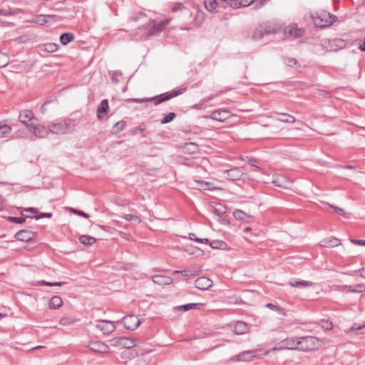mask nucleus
Here are the masks:
<instances>
[{
    "mask_svg": "<svg viewBox=\"0 0 365 365\" xmlns=\"http://www.w3.org/2000/svg\"><path fill=\"white\" fill-rule=\"evenodd\" d=\"M217 220L222 225H229L230 221L227 218L223 217L222 216H220L219 218H217Z\"/></svg>",
    "mask_w": 365,
    "mask_h": 365,
    "instance_id": "63",
    "label": "nucleus"
},
{
    "mask_svg": "<svg viewBox=\"0 0 365 365\" xmlns=\"http://www.w3.org/2000/svg\"><path fill=\"white\" fill-rule=\"evenodd\" d=\"M108 109V101L107 99H103L98 107L97 118L99 120H102L107 115Z\"/></svg>",
    "mask_w": 365,
    "mask_h": 365,
    "instance_id": "19",
    "label": "nucleus"
},
{
    "mask_svg": "<svg viewBox=\"0 0 365 365\" xmlns=\"http://www.w3.org/2000/svg\"><path fill=\"white\" fill-rule=\"evenodd\" d=\"M205 21V13L200 10L199 9H196L195 10V14L192 18V20L190 23V26H185L183 28H181L182 30H186L190 31L192 30L194 28H198L200 27L202 24Z\"/></svg>",
    "mask_w": 365,
    "mask_h": 365,
    "instance_id": "8",
    "label": "nucleus"
},
{
    "mask_svg": "<svg viewBox=\"0 0 365 365\" xmlns=\"http://www.w3.org/2000/svg\"><path fill=\"white\" fill-rule=\"evenodd\" d=\"M284 63L289 67H300V64L297 61V60L294 58L292 57H284Z\"/></svg>",
    "mask_w": 365,
    "mask_h": 365,
    "instance_id": "40",
    "label": "nucleus"
},
{
    "mask_svg": "<svg viewBox=\"0 0 365 365\" xmlns=\"http://www.w3.org/2000/svg\"><path fill=\"white\" fill-rule=\"evenodd\" d=\"M201 306V304L199 303H190L186 304L183 305H180L178 307V310L188 311L191 309H199Z\"/></svg>",
    "mask_w": 365,
    "mask_h": 365,
    "instance_id": "41",
    "label": "nucleus"
},
{
    "mask_svg": "<svg viewBox=\"0 0 365 365\" xmlns=\"http://www.w3.org/2000/svg\"><path fill=\"white\" fill-rule=\"evenodd\" d=\"M247 175L244 174L240 168L235 167L229 170H225L223 171V178L230 181L236 182L239 185L238 182H244Z\"/></svg>",
    "mask_w": 365,
    "mask_h": 365,
    "instance_id": "6",
    "label": "nucleus"
},
{
    "mask_svg": "<svg viewBox=\"0 0 365 365\" xmlns=\"http://www.w3.org/2000/svg\"><path fill=\"white\" fill-rule=\"evenodd\" d=\"M96 328L99 329L104 334H108L113 332L115 327L113 322L108 320H102L98 322L96 324Z\"/></svg>",
    "mask_w": 365,
    "mask_h": 365,
    "instance_id": "16",
    "label": "nucleus"
},
{
    "mask_svg": "<svg viewBox=\"0 0 365 365\" xmlns=\"http://www.w3.org/2000/svg\"><path fill=\"white\" fill-rule=\"evenodd\" d=\"M266 307L273 310V311H278L280 309V307L277 305V304H272V303H268L265 305Z\"/></svg>",
    "mask_w": 365,
    "mask_h": 365,
    "instance_id": "61",
    "label": "nucleus"
},
{
    "mask_svg": "<svg viewBox=\"0 0 365 365\" xmlns=\"http://www.w3.org/2000/svg\"><path fill=\"white\" fill-rule=\"evenodd\" d=\"M350 242L354 245H360V246H365V240H364L351 239Z\"/></svg>",
    "mask_w": 365,
    "mask_h": 365,
    "instance_id": "60",
    "label": "nucleus"
},
{
    "mask_svg": "<svg viewBox=\"0 0 365 365\" xmlns=\"http://www.w3.org/2000/svg\"><path fill=\"white\" fill-rule=\"evenodd\" d=\"M122 72L120 71H115L111 73V81L114 84H117L120 82V77L122 76Z\"/></svg>",
    "mask_w": 365,
    "mask_h": 365,
    "instance_id": "47",
    "label": "nucleus"
},
{
    "mask_svg": "<svg viewBox=\"0 0 365 365\" xmlns=\"http://www.w3.org/2000/svg\"><path fill=\"white\" fill-rule=\"evenodd\" d=\"M63 304V300L59 296H53L49 302V308L56 309L60 308Z\"/></svg>",
    "mask_w": 365,
    "mask_h": 365,
    "instance_id": "30",
    "label": "nucleus"
},
{
    "mask_svg": "<svg viewBox=\"0 0 365 365\" xmlns=\"http://www.w3.org/2000/svg\"><path fill=\"white\" fill-rule=\"evenodd\" d=\"M185 91V88H180L178 90L168 91L151 98H130L128 101L135 103H146L153 101L155 106H158L163 102H165L167 101L170 100L171 98H173L175 97L178 96L179 95H181Z\"/></svg>",
    "mask_w": 365,
    "mask_h": 365,
    "instance_id": "1",
    "label": "nucleus"
},
{
    "mask_svg": "<svg viewBox=\"0 0 365 365\" xmlns=\"http://www.w3.org/2000/svg\"><path fill=\"white\" fill-rule=\"evenodd\" d=\"M212 99V97H208V98H204L201 102H200L199 103H197L195 105H194L192 106L193 108H197V109H200L203 104L206 102H209L210 101H211Z\"/></svg>",
    "mask_w": 365,
    "mask_h": 365,
    "instance_id": "55",
    "label": "nucleus"
},
{
    "mask_svg": "<svg viewBox=\"0 0 365 365\" xmlns=\"http://www.w3.org/2000/svg\"><path fill=\"white\" fill-rule=\"evenodd\" d=\"M297 337H290L287 338L284 340H282L278 345V346L274 347V350H282V349H290V350H297Z\"/></svg>",
    "mask_w": 365,
    "mask_h": 365,
    "instance_id": "10",
    "label": "nucleus"
},
{
    "mask_svg": "<svg viewBox=\"0 0 365 365\" xmlns=\"http://www.w3.org/2000/svg\"><path fill=\"white\" fill-rule=\"evenodd\" d=\"M260 25L266 35L277 34L279 31L278 25L272 21L262 22Z\"/></svg>",
    "mask_w": 365,
    "mask_h": 365,
    "instance_id": "18",
    "label": "nucleus"
},
{
    "mask_svg": "<svg viewBox=\"0 0 365 365\" xmlns=\"http://www.w3.org/2000/svg\"><path fill=\"white\" fill-rule=\"evenodd\" d=\"M27 215H24V217H9L7 218L8 221L10 222L16 223V224H22L26 222V219Z\"/></svg>",
    "mask_w": 365,
    "mask_h": 365,
    "instance_id": "45",
    "label": "nucleus"
},
{
    "mask_svg": "<svg viewBox=\"0 0 365 365\" xmlns=\"http://www.w3.org/2000/svg\"><path fill=\"white\" fill-rule=\"evenodd\" d=\"M229 1H230L229 0H219L218 3L220 5V7L226 9L228 6Z\"/></svg>",
    "mask_w": 365,
    "mask_h": 365,
    "instance_id": "62",
    "label": "nucleus"
},
{
    "mask_svg": "<svg viewBox=\"0 0 365 365\" xmlns=\"http://www.w3.org/2000/svg\"><path fill=\"white\" fill-rule=\"evenodd\" d=\"M233 216L237 220H245L247 217H250L247 213L240 210H235L233 212Z\"/></svg>",
    "mask_w": 365,
    "mask_h": 365,
    "instance_id": "39",
    "label": "nucleus"
},
{
    "mask_svg": "<svg viewBox=\"0 0 365 365\" xmlns=\"http://www.w3.org/2000/svg\"><path fill=\"white\" fill-rule=\"evenodd\" d=\"M122 321L125 327L128 330H135L141 324V321L138 317L134 314L124 317Z\"/></svg>",
    "mask_w": 365,
    "mask_h": 365,
    "instance_id": "9",
    "label": "nucleus"
},
{
    "mask_svg": "<svg viewBox=\"0 0 365 365\" xmlns=\"http://www.w3.org/2000/svg\"><path fill=\"white\" fill-rule=\"evenodd\" d=\"M14 14L9 9H0V15L1 16H11Z\"/></svg>",
    "mask_w": 365,
    "mask_h": 365,
    "instance_id": "59",
    "label": "nucleus"
},
{
    "mask_svg": "<svg viewBox=\"0 0 365 365\" xmlns=\"http://www.w3.org/2000/svg\"><path fill=\"white\" fill-rule=\"evenodd\" d=\"M39 51L46 53H53L59 49V46L54 43H46L39 46Z\"/></svg>",
    "mask_w": 365,
    "mask_h": 365,
    "instance_id": "25",
    "label": "nucleus"
},
{
    "mask_svg": "<svg viewBox=\"0 0 365 365\" xmlns=\"http://www.w3.org/2000/svg\"><path fill=\"white\" fill-rule=\"evenodd\" d=\"M34 119V115L31 110H23L19 112V120L24 124L28 129L30 125H32V120Z\"/></svg>",
    "mask_w": 365,
    "mask_h": 365,
    "instance_id": "13",
    "label": "nucleus"
},
{
    "mask_svg": "<svg viewBox=\"0 0 365 365\" xmlns=\"http://www.w3.org/2000/svg\"><path fill=\"white\" fill-rule=\"evenodd\" d=\"M289 33L293 38L300 37L302 35V31L294 26L289 28Z\"/></svg>",
    "mask_w": 365,
    "mask_h": 365,
    "instance_id": "43",
    "label": "nucleus"
},
{
    "mask_svg": "<svg viewBox=\"0 0 365 365\" xmlns=\"http://www.w3.org/2000/svg\"><path fill=\"white\" fill-rule=\"evenodd\" d=\"M130 133L133 135L140 133L142 137L148 138L151 134V132L147 130L144 123H140L138 126L130 130Z\"/></svg>",
    "mask_w": 365,
    "mask_h": 365,
    "instance_id": "22",
    "label": "nucleus"
},
{
    "mask_svg": "<svg viewBox=\"0 0 365 365\" xmlns=\"http://www.w3.org/2000/svg\"><path fill=\"white\" fill-rule=\"evenodd\" d=\"M177 11H180L182 12V15L185 16H192V14L190 11L189 9L185 8L182 3H176L172 8V11L175 12Z\"/></svg>",
    "mask_w": 365,
    "mask_h": 365,
    "instance_id": "28",
    "label": "nucleus"
},
{
    "mask_svg": "<svg viewBox=\"0 0 365 365\" xmlns=\"http://www.w3.org/2000/svg\"><path fill=\"white\" fill-rule=\"evenodd\" d=\"M329 207H331L338 215L344 216L345 218H349V215L344 211L343 208L332 205H329Z\"/></svg>",
    "mask_w": 365,
    "mask_h": 365,
    "instance_id": "46",
    "label": "nucleus"
},
{
    "mask_svg": "<svg viewBox=\"0 0 365 365\" xmlns=\"http://www.w3.org/2000/svg\"><path fill=\"white\" fill-rule=\"evenodd\" d=\"M79 242L84 245L90 246L93 245L96 239L93 237L88 236V235H81L78 238Z\"/></svg>",
    "mask_w": 365,
    "mask_h": 365,
    "instance_id": "36",
    "label": "nucleus"
},
{
    "mask_svg": "<svg viewBox=\"0 0 365 365\" xmlns=\"http://www.w3.org/2000/svg\"><path fill=\"white\" fill-rule=\"evenodd\" d=\"M51 217H52L51 212H40L39 214L34 215V216H32V215L26 216V217H29L31 219L34 218L35 220H39V219L44 218V217L51 218Z\"/></svg>",
    "mask_w": 365,
    "mask_h": 365,
    "instance_id": "48",
    "label": "nucleus"
},
{
    "mask_svg": "<svg viewBox=\"0 0 365 365\" xmlns=\"http://www.w3.org/2000/svg\"><path fill=\"white\" fill-rule=\"evenodd\" d=\"M230 117V112L225 108L215 110L211 113L209 118L217 121L225 122Z\"/></svg>",
    "mask_w": 365,
    "mask_h": 365,
    "instance_id": "12",
    "label": "nucleus"
},
{
    "mask_svg": "<svg viewBox=\"0 0 365 365\" xmlns=\"http://www.w3.org/2000/svg\"><path fill=\"white\" fill-rule=\"evenodd\" d=\"M256 162H257V160H256V159H255V158H251V159H250V160H249V161H248L249 164H250L251 166L255 167V168H257V169H260V168H259L258 165H255V163H256Z\"/></svg>",
    "mask_w": 365,
    "mask_h": 365,
    "instance_id": "64",
    "label": "nucleus"
},
{
    "mask_svg": "<svg viewBox=\"0 0 365 365\" xmlns=\"http://www.w3.org/2000/svg\"><path fill=\"white\" fill-rule=\"evenodd\" d=\"M341 245V242L336 237L325 238L320 242V246L327 248L336 247Z\"/></svg>",
    "mask_w": 365,
    "mask_h": 365,
    "instance_id": "21",
    "label": "nucleus"
},
{
    "mask_svg": "<svg viewBox=\"0 0 365 365\" xmlns=\"http://www.w3.org/2000/svg\"><path fill=\"white\" fill-rule=\"evenodd\" d=\"M11 131L10 125L5 123L4 121H0V138L6 137Z\"/></svg>",
    "mask_w": 365,
    "mask_h": 365,
    "instance_id": "34",
    "label": "nucleus"
},
{
    "mask_svg": "<svg viewBox=\"0 0 365 365\" xmlns=\"http://www.w3.org/2000/svg\"><path fill=\"white\" fill-rule=\"evenodd\" d=\"M279 116L278 120L284 123H292L296 120L295 117L287 113H280Z\"/></svg>",
    "mask_w": 365,
    "mask_h": 365,
    "instance_id": "38",
    "label": "nucleus"
},
{
    "mask_svg": "<svg viewBox=\"0 0 365 365\" xmlns=\"http://www.w3.org/2000/svg\"><path fill=\"white\" fill-rule=\"evenodd\" d=\"M39 283L41 284L47 285V286H49V287L61 286L62 284H64V282H46L44 280H42V281L39 282Z\"/></svg>",
    "mask_w": 365,
    "mask_h": 365,
    "instance_id": "53",
    "label": "nucleus"
},
{
    "mask_svg": "<svg viewBox=\"0 0 365 365\" xmlns=\"http://www.w3.org/2000/svg\"><path fill=\"white\" fill-rule=\"evenodd\" d=\"M24 212H31L32 214H34L35 215H38V209L36 208V207H26V208H24V210L21 212V215H25L24 214Z\"/></svg>",
    "mask_w": 365,
    "mask_h": 365,
    "instance_id": "57",
    "label": "nucleus"
},
{
    "mask_svg": "<svg viewBox=\"0 0 365 365\" xmlns=\"http://www.w3.org/2000/svg\"><path fill=\"white\" fill-rule=\"evenodd\" d=\"M53 16H51V15H43V14H40V15H38V16H36L34 19H33V22L36 23V24H38L39 25H44L46 24H47L48 22V18H51L53 17Z\"/></svg>",
    "mask_w": 365,
    "mask_h": 365,
    "instance_id": "37",
    "label": "nucleus"
},
{
    "mask_svg": "<svg viewBox=\"0 0 365 365\" xmlns=\"http://www.w3.org/2000/svg\"><path fill=\"white\" fill-rule=\"evenodd\" d=\"M110 341L112 346L120 349H130L135 346V339L126 336L115 337Z\"/></svg>",
    "mask_w": 365,
    "mask_h": 365,
    "instance_id": "7",
    "label": "nucleus"
},
{
    "mask_svg": "<svg viewBox=\"0 0 365 365\" xmlns=\"http://www.w3.org/2000/svg\"><path fill=\"white\" fill-rule=\"evenodd\" d=\"M190 239L197 242L203 243L206 245H207L209 242V240L207 238H198L195 236L194 233L190 234Z\"/></svg>",
    "mask_w": 365,
    "mask_h": 365,
    "instance_id": "50",
    "label": "nucleus"
},
{
    "mask_svg": "<svg viewBox=\"0 0 365 365\" xmlns=\"http://www.w3.org/2000/svg\"><path fill=\"white\" fill-rule=\"evenodd\" d=\"M176 117V113L170 112L166 114L162 119H160V123L167 124L173 121Z\"/></svg>",
    "mask_w": 365,
    "mask_h": 365,
    "instance_id": "44",
    "label": "nucleus"
},
{
    "mask_svg": "<svg viewBox=\"0 0 365 365\" xmlns=\"http://www.w3.org/2000/svg\"><path fill=\"white\" fill-rule=\"evenodd\" d=\"M333 44L339 48H342L346 46V42L340 38H336L333 40Z\"/></svg>",
    "mask_w": 365,
    "mask_h": 365,
    "instance_id": "51",
    "label": "nucleus"
},
{
    "mask_svg": "<svg viewBox=\"0 0 365 365\" xmlns=\"http://www.w3.org/2000/svg\"><path fill=\"white\" fill-rule=\"evenodd\" d=\"M36 232L29 229L21 230L15 235V237L16 240L23 242L30 241L34 238L36 237Z\"/></svg>",
    "mask_w": 365,
    "mask_h": 365,
    "instance_id": "14",
    "label": "nucleus"
},
{
    "mask_svg": "<svg viewBox=\"0 0 365 365\" xmlns=\"http://www.w3.org/2000/svg\"><path fill=\"white\" fill-rule=\"evenodd\" d=\"M207 245H209V247L213 250H226L228 248V245L225 242L219 240L212 241L209 240Z\"/></svg>",
    "mask_w": 365,
    "mask_h": 365,
    "instance_id": "24",
    "label": "nucleus"
},
{
    "mask_svg": "<svg viewBox=\"0 0 365 365\" xmlns=\"http://www.w3.org/2000/svg\"><path fill=\"white\" fill-rule=\"evenodd\" d=\"M297 350L309 351L317 349L320 346L318 338L312 336L297 337Z\"/></svg>",
    "mask_w": 365,
    "mask_h": 365,
    "instance_id": "3",
    "label": "nucleus"
},
{
    "mask_svg": "<svg viewBox=\"0 0 365 365\" xmlns=\"http://www.w3.org/2000/svg\"><path fill=\"white\" fill-rule=\"evenodd\" d=\"M349 289L353 292H365V285L356 284L353 286H349Z\"/></svg>",
    "mask_w": 365,
    "mask_h": 365,
    "instance_id": "49",
    "label": "nucleus"
},
{
    "mask_svg": "<svg viewBox=\"0 0 365 365\" xmlns=\"http://www.w3.org/2000/svg\"><path fill=\"white\" fill-rule=\"evenodd\" d=\"M28 130L38 138H44L49 133L48 126L46 128L41 124L36 125L33 123L30 125V128Z\"/></svg>",
    "mask_w": 365,
    "mask_h": 365,
    "instance_id": "11",
    "label": "nucleus"
},
{
    "mask_svg": "<svg viewBox=\"0 0 365 365\" xmlns=\"http://www.w3.org/2000/svg\"><path fill=\"white\" fill-rule=\"evenodd\" d=\"M289 284L292 287L305 288L312 287L313 285V282L304 280H291L289 282Z\"/></svg>",
    "mask_w": 365,
    "mask_h": 365,
    "instance_id": "27",
    "label": "nucleus"
},
{
    "mask_svg": "<svg viewBox=\"0 0 365 365\" xmlns=\"http://www.w3.org/2000/svg\"><path fill=\"white\" fill-rule=\"evenodd\" d=\"M212 281L205 277L197 278L195 282V287L201 290H207L212 286Z\"/></svg>",
    "mask_w": 365,
    "mask_h": 365,
    "instance_id": "17",
    "label": "nucleus"
},
{
    "mask_svg": "<svg viewBox=\"0 0 365 365\" xmlns=\"http://www.w3.org/2000/svg\"><path fill=\"white\" fill-rule=\"evenodd\" d=\"M204 4L206 9L210 13L217 12L216 9L220 6L217 0H205Z\"/></svg>",
    "mask_w": 365,
    "mask_h": 365,
    "instance_id": "29",
    "label": "nucleus"
},
{
    "mask_svg": "<svg viewBox=\"0 0 365 365\" xmlns=\"http://www.w3.org/2000/svg\"><path fill=\"white\" fill-rule=\"evenodd\" d=\"M88 346L92 351L101 354L108 353L110 351L109 346L101 341H92Z\"/></svg>",
    "mask_w": 365,
    "mask_h": 365,
    "instance_id": "15",
    "label": "nucleus"
},
{
    "mask_svg": "<svg viewBox=\"0 0 365 365\" xmlns=\"http://www.w3.org/2000/svg\"><path fill=\"white\" fill-rule=\"evenodd\" d=\"M76 128L75 121L72 119H66L48 125L49 133L63 135L72 133Z\"/></svg>",
    "mask_w": 365,
    "mask_h": 365,
    "instance_id": "2",
    "label": "nucleus"
},
{
    "mask_svg": "<svg viewBox=\"0 0 365 365\" xmlns=\"http://www.w3.org/2000/svg\"><path fill=\"white\" fill-rule=\"evenodd\" d=\"M125 125H126V123L123 120H120V121L115 123L113 128V133L118 134V133H120V131L124 130Z\"/></svg>",
    "mask_w": 365,
    "mask_h": 365,
    "instance_id": "42",
    "label": "nucleus"
},
{
    "mask_svg": "<svg viewBox=\"0 0 365 365\" xmlns=\"http://www.w3.org/2000/svg\"><path fill=\"white\" fill-rule=\"evenodd\" d=\"M253 1L254 0H246V1L242 0H230L228 6L234 9L245 7L250 5Z\"/></svg>",
    "mask_w": 365,
    "mask_h": 365,
    "instance_id": "26",
    "label": "nucleus"
},
{
    "mask_svg": "<svg viewBox=\"0 0 365 365\" xmlns=\"http://www.w3.org/2000/svg\"><path fill=\"white\" fill-rule=\"evenodd\" d=\"M201 272L200 269H183V270H175L173 272V274H180L183 277H194L197 276Z\"/></svg>",
    "mask_w": 365,
    "mask_h": 365,
    "instance_id": "32",
    "label": "nucleus"
},
{
    "mask_svg": "<svg viewBox=\"0 0 365 365\" xmlns=\"http://www.w3.org/2000/svg\"><path fill=\"white\" fill-rule=\"evenodd\" d=\"M74 35L72 33L66 32L60 36L59 40L62 45L66 46L74 40Z\"/></svg>",
    "mask_w": 365,
    "mask_h": 365,
    "instance_id": "31",
    "label": "nucleus"
},
{
    "mask_svg": "<svg viewBox=\"0 0 365 365\" xmlns=\"http://www.w3.org/2000/svg\"><path fill=\"white\" fill-rule=\"evenodd\" d=\"M249 331V326L244 322H237L233 327V331L237 334H244Z\"/></svg>",
    "mask_w": 365,
    "mask_h": 365,
    "instance_id": "23",
    "label": "nucleus"
},
{
    "mask_svg": "<svg viewBox=\"0 0 365 365\" xmlns=\"http://www.w3.org/2000/svg\"><path fill=\"white\" fill-rule=\"evenodd\" d=\"M71 212L73 214H76L77 215H79V216H81V217H83L85 218H88L89 217V215L84 212L82 210H77V209H75V208H71Z\"/></svg>",
    "mask_w": 365,
    "mask_h": 365,
    "instance_id": "52",
    "label": "nucleus"
},
{
    "mask_svg": "<svg viewBox=\"0 0 365 365\" xmlns=\"http://www.w3.org/2000/svg\"><path fill=\"white\" fill-rule=\"evenodd\" d=\"M186 146H190L191 147L190 149L188 148V150H190L191 153H195L197 151V148H197V145L195 143H186L185 148Z\"/></svg>",
    "mask_w": 365,
    "mask_h": 365,
    "instance_id": "58",
    "label": "nucleus"
},
{
    "mask_svg": "<svg viewBox=\"0 0 365 365\" xmlns=\"http://www.w3.org/2000/svg\"><path fill=\"white\" fill-rule=\"evenodd\" d=\"M314 24L316 26L325 28L331 26L337 19L335 15L330 13L323 11L312 16Z\"/></svg>",
    "mask_w": 365,
    "mask_h": 365,
    "instance_id": "4",
    "label": "nucleus"
},
{
    "mask_svg": "<svg viewBox=\"0 0 365 365\" xmlns=\"http://www.w3.org/2000/svg\"><path fill=\"white\" fill-rule=\"evenodd\" d=\"M264 36H266V34L264 32H263V29H262L261 25L259 24L253 31L252 38L254 41H258L262 39Z\"/></svg>",
    "mask_w": 365,
    "mask_h": 365,
    "instance_id": "35",
    "label": "nucleus"
},
{
    "mask_svg": "<svg viewBox=\"0 0 365 365\" xmlns=\"http://www.w3.org/2000/svg\"><path fill=\"white\" fill-rule=\"evenodd\" d=\"M153 281L159 284H170L172 282V279L170 277H165L163 275H155L153 277Z\"/></svg>",
    "mask_w": 365,
    "mask_h": 365,
    "instance_id": "33",
    "label": "nucleus"
},
{
    "mask_svg": "<svg viewBox=\"0 0 365 365\" xmlns=\"http://www.w3.org/2000/svg\"><path fill=\"white\" fill-rule=\"evenodd\" d=\"M169 24L168 20H165L163 21H156L155 20H150L148 23L143 25L142 26L143 29H149L148 32L146 34L145 37H150L151 36H154L162 32L165 27Z\"/></svg>",
    "mask_w": 365,
    "mask_h": 365,
    "instance_id": "5",
    "label": "nucleus"
},
{
    "mask_svg": "<svg viewBox=\"0 0 365 365\" xmlns=\"http://www.w3.org/2000/svg\"><path fill=\"white\" fill-rule=\"evenodd\" d=\"M256 350L245 351L237 355L236 359L238 361H250L255 356Z\"/></svg>",
    "mask_w": 365,
    "mask_h": 365,
    "instance_id": "20",
    "label": "nucleus"
},
{
    "mask_svg": "<svg viewBox=\"0 0 365 365\" xmlns=\"http://www.w3.org/2000/svg\"><path fill=\"white\" fill-rule=\"evenodd\" d=\"M145 15L143 12H139L136 14H134L133 16H131L130 18V20L136 22V21H139L140 19L145 18Z\"/></svg>",
    "mask_w": 365,
    "mask_h": 365,
    "instance_id": "54",
    "label": "nucleus"
},
{
    "mask_svg": "<svg viewBox=\"0 0 365 365\" xmlns=\"http://www.w3.org/2000/svg\"><path fill=\"white\" fill-rule=\"evenodd\" d=\"M213 212L219 218L220 216H222V215L225 212V207L222 206L219 208L215 207L214 208Z\"/></svg>",
    "mask_w": 365,
    "mask_h": 365,
    "instance_id": "56",
    "label": "nucleus"
}]
</instances>
